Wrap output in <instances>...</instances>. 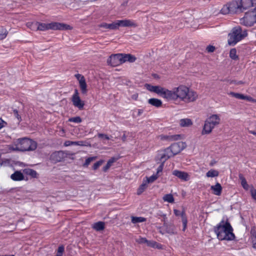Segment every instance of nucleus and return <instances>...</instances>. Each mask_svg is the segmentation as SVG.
I'll use <instances>...</instances> for the list:
<instances>
[{
	"label": "nucleus",
	"mask_w": 256,
	"mask_h": 256,
	"mask_svg": "<svg viewBox=\"0 0 256 256\" xmlns=\"http://www.w3.org/2000/svg\"><path fill=\"white\" fill-rule=\"evenodd\" d=\"M211 190L214 191V194L216 196H220L221 194L222 188L219 183H216L214 186H212Z\"/></svg>",
	"instance_id": "b1692460"
},
{
	"label": "nucleus",
	"mask_w": 256,
	"mask_h": 256,
	"mask_svg": "<svg viewBox=\"0 0 256 256\" xmlns=\"http://www.w3.org/2000/svg\"><path fill=\"white\" fill-rule=\"evenodd\" d=\"M38 30L45 31L48 30H64L70 29V26L62 23L53 22L49 24L38 22Z\"/></svg>",
	"instance_id": "423d86ee"
},
{
	"label": "nucleus",
	"mask_w": 256,
	"mask_h": 256,
	"mask_svg": "<svg viewBox=\"0 0 256 256\" xmlns=\"http://www.w3.org/2000/svg\"><path fill=\"white\" fill-rule=\"evenodd\" d=\"M75 77L76 78V79L78 80L79 82V85L80 88L82 90V92L83 94H86L88 90H87V85L86 82V80L84 77L79 74H76L75 75Z\"/></svg>",
	"instance_id": "f8f14e48"
},
{
	"label": "nucleus",
	"mask_w": 256,
	"mask_h": 256,
	"mask_svg": "<svg viewBox=\"0 0 256 256\" xmlns=\"http://www.w3.org/2000/svg\"><path fill=\"white\" fill-rule=\"evenodd\" d=\"M206 50L209 52H214L215 50V47L212 46H208L206 48Z\"/></svg>",
	"instance_id": "6e6d98bb"
},
{
	"label": "nucleus",
	"mask_w": 256,
	"mask_h": 256,
	"mask_svg": "<svg viewBox=\"0 0 256 256\" xmlns=\"http://www.w3.org/2000/svg\"><path fill=\"white\" fill-rule=\"evenodd\" d=\"M234 84H243V82L242 81H238V82H234Z\"/></svg>",
	"instance_id": "774afa93"
},
{
	"label": "nucleus",
	"mask_w": 256,
	"mask_h": 256,
	"mask_svg": "<svg viewBox=\"0 0 256 256\" xmlns=\"http://www.w3.org/2000/svg\"><path fill=\"white\" fill-rule=\"evenodd\" d=\"M180 136L179 135L162 136L161 138L168 140H178Z\"/></svg>",
	"instance_id": "c756f323"
},
{
	"label": "nucleus",
	"mask_w": 256,
	"mask_h": 256,
	"mask_svg": "<svg viewBox=\"0 0 256 256\" xmlns=\"http://www.w3.org/2000/svg\"><path fill=\"white\" fill-rule=\"evenodd\" d=\"M144 112V110H142L139 109L138 110V116H140Z\"/></svg>",
	"instance_id": "e2e57ef3"
},
{
	"label": "nucleus",
	"mask_w": 256,
	"mask_h": 256,
	"mask_svg": "<svg viewBox=\"0 0 256 256\" xmlns=\"http://www.w3.org/2000/svg\"><path fill=\"white\" fill-rule=\"evenodd\" d=\"M186 146V144L184 142H179L172 144L170 146L168 147V148L169 149V151H170L172 156H174L180 153Z\"/></svg>",
	"instance_id": "6e6552de"
},
{
	"label": "nucleus",
	"mask_w": 256,
	"mask_h": 256,
	"mask_svg": "<svg viewBox=\"0 0 256 256\" xmlns=\"http://www.w3.org/2000/svg\"><path fill=\"white\" fill-rule=\"evenodd\" d=\"M72 101L73 105L75 107L78 108L80 110L84 108V102L80 98V97L78 96V90L76 89L74 90V92L72 98Z\"/></svg>",
	"instance_id": "9d476101"
},
{
	"label": "nucleus",
	"mask_w": 256,
	"mask_h": 256,
	"mask_svg": "<svg viewBox=\"0 0 256 256\" xmlns=\"http://www.w3.org/2000/svg\"><path fill=\"white\" fill-rule=\"evenodd\" d=\"M219 174V172L218 170L211 169L206 173V176L208 178H214L218 176Z\"/></svg>",
	"instance_id": "cd10ccee"
},
{
	"label": "nucleus",
	"mask_w": 256,
	"mask_h": 256,
	"mask_svg": "<svg viewBox=\"0 0 256 256\" xmlns=\"http://www.w3.org/2000/svg\"><path fill=\"white\" fill-rule=\"evenodd\" d=\"M115 161L114 158H112L108 160L106 164L103 168V170L106 172L112 166V164Z\"/></svg>",
	"instance_id": "58836bf2"
},
{
	"label": "nucleus",
	"mask_w": 256,
	"mask_h": 256,
	"mask_svg": "<svg viewBox=\"0 0 256 256\" xmlns=\"http://www.w3.org/2000/svg\"><path fill=\"white\" fill-rule=\"evenodd\" d=\"M8 34V32L6 28L2 27L0 28V40L4 39L6 37Z\"/></svg>",
	"instance_id": "473e14b6"
},
{
	"label": "nucleus",
	"mask_w": 256,
	"mask_h": 256,
	"mask_svg": "<svg viewBox=\"0 0 256 256\" xmlns=\"http://www.w3.org/2000/svg\"><path fill=\"white\" fill-rule=\"evenodd\" d=\"M122 140L123 142H125L126 140V136L125 132L124 133L122 137Z\"/></svg>",
	"instance_id": "0e129e2a"
},
{
	"label": "nucleus",
	"mask_w": 256,
	"mask_h": 256,
	"mask_svg": "<svg viewBox=\"0 0 256 256\" xmlns=\"http://www.w3.org/2000/svg\"><path fill=\"white\" fill-rule=\"evenodd\" d=\"M160 244L156 242L153 240H148L147 245L148 246H150L152 248H160V247L159 246Z\"/></svg>",
	"instance_id": "a19ab883"
},
{
	"label": "nucleus",
	"mask_w": 256,
	"mask_h": 256,
	"mask_svg": "<svg viewBox=\"0 0 256 256\" xmlns=\"http://www.w3.org/2000/svg\"><path fill=\"white\" fill-rule=\"evenodd\" d=\"M78 146H84V145L83 144L84 142L82 141H78Z\"/></svg>",
	"instance_id": "338daca9"
},
{
	"label": "nucleus",
	"mask_w": 256,
	"mask_h": 256,
	"mask_svg": "<svg viewBox=\"0 0 256 256\" xmlns=\"http://www.w3.org/2000/svg\"><path fill=\"white\" fill-rule=\"evenodd\" d=\"M118 29L120 26L123 27H136L137 24L133 21L130 20H116Z\"/></svg>",
	"instance_id": "4468645a"
},
{
	"label": "nucleus",
	"mask_w": 256,
	"mask_h": 256,
	"mask_svg": "<svg viewBox=\"0 0 256 256\" xmlns=\"http://www.w3.org/2000/svg\"><path fill=\"white\" fill-rule=\"evenodd\" d=\"M148 187V183L146 182H144L138 188L137 190V194L138 195H140L142 194L143 192L144 191V190L146 188Z\"/></svg>",
	"instance_id": "2f4dec72"
},
{
	"label": "nucleus",
	"mask_w": 256,
	"mask_h": 256,
	"mask_svg": "<svg viewBox=\"0 0 256 256\" xmlns=\"http://www.w3.org/2000/svg\"><path fill=\"white\" fill-rule=\"evenodd\" d=\"M252 244L253 248H256V234H252Z\"/></svg>",
	"instance_id": "8fccbe9b"
},
{
	"label": "nucleus",
	"mask_w": 256,
	"mask_h": 256,
	"mask_svg": "<svg viewBox=\"0 0 256 256\" xmlns=\"http://www.w3.org/2000/svg\"><path fill=\"white\" fill-rule=\"evenodd\" d=\"M164 88H162L160 86H154V92L160 96L162 95V92L164 91Z\"/></svg>",
	"instance_id": "ea45409f"
},
{
	"label": "nucleus",
	"mask_w": 256,
	"mask_h": 256,
	"mask_svg": "<svg viewBox=\"0 0 256 256\" xmlns=\"http://www.w3.org/2000/svg\"><path fill=\"white\" fill-rule=\"evenodd\" d=\"M242 12L246 10L253 6L252 0H238Z\"/></svg>",
	"instance_id": "6ab92c4d"
},
{
	"label": "nucleus",
	"mask_w": 256,
	"mask_h": 256,
	"mask_svg": "<svg viewBox=\"0 0 256 256\" xmlns=\"http://www.w3.org/2000/svg\"><path fill=\"white\" fill-rule=\"evenodd\" d=\"M247 34L246 31H242L240 26L234 28L232 32L228 34V44L230 46H234L246 36Z\"/></svg>",
	"instance_id": "39448f33"
},
{
	"label": "nucleus",
	"mask_w": 256,
	"mask_h": 256,
	"mask_svg": "<svg viewBox=\"0 0 256 256\" xmlns=\"http://www.w3.org/2000/svg\"><path fill=\"white\" fill-rule=\"evenodd\" d=\"M164 227L166 232L169 234H173L176 232L174 226L171 224H164Z\"/></svg>",
	"instance_id": "5701e85b"
},
{
	"label": "nucleus",
	"mask_w": 256,
	"mask_h": 256,
	"mask_svg": "<svg viewBox=\"0 0 256 256\" xmlns=\"http://www.w3.org/2000/svg\"><path fill=\"white\" fill-rule=\"evenodd\" d=\"M100 28H103L110 30H117V23L116 20L112 24L102 23L100 25Z\"/></svg>",
	"instance_id": "4be33fe9"
},
{
	"label": "nucleus",
	"mask_w": 256,
	"mask_h": 256,
	"mask_svg": "<svg viewBox=\"0 0 256 256\" xmlns=\"http://www.w3.org/2000/svg\"><path fill=\"white\" fill-rule=\"evenodd\" d=\"M96 157L92 156L89 157L86 160L85 162L83 164L84 167H87L91 162L94 160L96 159Z\"/></svg>",
	"instance_id": "79ce46f5"
},
{
	"label": "nucleus",
	"mask_w": 256,
	"mask_h": 256,
	"mask_svg": "<svg viewBox=\"0 0 256 256\" xmlns=\"http://www.w3.org/2000/svg\"><path fill=\"white\" fill-rule=\"evenodd\" d=\"M172 174L183 180L187 181L189 180V176L187 172L178 170H174L173 171Z\"/></svg>",
	"instance_id": "a211bd4d"
},
{
	"label": "nucleus",
	"mask_w": 256,
	"mask_h": 256,
	"mask_svg": "<svg viewBox=\"0 0 256 256\" xmlns=\"http://www.w3.org/2000/svg\"><path fill=\"white\" fill-rule=\"evenodd\" d=\"M228 6H230V14L242 12L240 2L238 0L232 1L228 4Z\"/></svg>",
	"instance_id": "2eb2a0df"
},
{
	"label": "nucleus",
	"mask_w": 256,
	"mask_h": 256,
	"mask_svg": "<svg viewBox=\"0 0 256 256\" xmlns=\"http://www.w3.org/2000/svg\"><path fill=\"white\" fill-rule=\"evenodd\" d=\"M164 164L162 162H160V165L158 166V167L157 168V172H156V174L158 176V174L160 172H161L163 170V168L164 166Z\"/></svg>",
	"instance_id": "603ef678"
},
{
	"label": "nucleus",
	"mask_w": 256,
	"mask_h": 256,
	"mask_svg": "<svg viewBox=\"0 0 256 256\" xmlns=\"http://www.w3.org/2000/svg\"><path fill=\"white\" fill-rule=\"evenodd\" d=\"M28 26L29 27L31 30H38V22H32L31 24L28 23Z\"/></svg>",
	"instance_id": "c9c22d12"
},
{
	"label": "nucleus",
	"mask_w": 256,
	"mask_h": 256,
	"mask_svg": "<svg viewBox=\"0 0 256 256\" xmlns=\"http://www.w3.org/2000/svg\"><path fill=\"white\" fill-rule=\"evenodd\" d=\"M174 90L176 100L180 98L184 102H194L198 98V95L196 92L184 86H180Z\"/></svg>",
	"instance_id": "f03ea898"
},
{
	"label": "nucleus",
	"mask_w": 256,
	"mask_h": 256,
	"mask_svg": "<svg viewBox=\"0 0 256 256\" xmlns=\"http://www.w3.org/2000/svg\"><path fill=\"white\" fill-rule=\"evenodd\" d=\"M238 177L241 181V184L243 188L245 190H248V184L246 180L243 175L241 174H240Z\"/></svg>",
	"instance_id": "bb28decb"
},
{
	"label": "nucleus",
	"mask_w": 256,
	"mask_h": 256,
	"mask_svg": "<svg viewBox=\"0 0 256 256\" xmlns=\"http://www.w3.org/2000/svg\"><path fill=\"white\" fill-rule=\"evenodd\" d=\"M93 228L97 231L103 230L104 228V222H98L94 224Z\"/></svg>",
	"instance_id": "a878e982"
},
{
	"label": "nucleus",
	"mask_w": 256,
	"mask_h": 256,
	"mask_svg": "<svg viewBox=\"0 0 256 256\" xmlns=\"http://www.w3.org/2000/svg\"><path fill=\"white\" fill-rule=\"evenodd\" d=\"M64 250V246H60L58 247V253L62 254Z\"/></svg>",
	"instance_id": "13d9d810"
},
{
	"label": "nucleus",
	"mask_w": 256,
	"mask_h": 256,
	"mask_svg": "<svg viewBox=\"0 0 256 256\" xmlns=\"http://www.w3.org/2000/svg\"><path fill=\"white\" fill-rule=\"evenodd\" d=\"M214 230L218 238L220 240H232L235 238L234 234L232 232L233 228L228 220H222L214 228Z\"/></svg>",
	"instance_id": "f257e3e1"
},
{
	"label": "nucleus",
	"mask_w": 256,
	"mask_h": 256,
	"mask_svg": "<svg viewBox=\"0 0 256 256\" xmlns=\"http://www.w3.org/2000/svg\"><path fill=\"white\" fill-rule=\"evenodd\" d=\"M172 156L169 149L167 148L158 152L156 156V160H158L160 162L164 163L167 160Z\"/></svg>",
	"instance_id": "9b49d317"
},
{
	"label": "nucleus",
	"mask_w": 256,
	"mask_h": 256,
	"mask_svg": "<svg viewBox=\"0 0 256 256\" xmlns=\"http://www.w3.org/2000/svg\"><path fill=\"white\" fill-rule=\"evenodd\" d=\"M174 214H175L176 216H181L182 220V216H186V214H185V212L184 210H182L181 212L178 210H174Z\"/></svg>",
	"instance_id": "c03bdc74"
},
{
	"label": "nucleus",
	"mask_w": 256,
	"mask_h": 256,
	"mask_svg": "<svg viewBox=\"0 0 256 256\" xmlns=\"http://www.w3.org/2000/svg\"><path fill=\"white\" fill-rule=\"evenodd\" d=\"M75 77L76 78V79L78 80L79 82V85L80 88L82 90V92L83 94H86L88 90H87V85L86 82V80L84 77L79 74H76L75 75Z\"/></svg>",
	"instance_id": "ddd939ff"
},
{
	"label": "nucleus",
	"mask_w": 256,
	"mask_h": 256,
	"mask_svg": "<svg viewBox=\"0 0 256 256\" xmlns=\"http://www.w3.org/2000/svg\"><path fill=\"white\" fill-rule=\"evenodd\" d=\"M27 174L30 176H31L33 178H36L37 175V172L36 171L33 170H28Z\"/></svg>",
	"instance_id": "de8ad7c7"
},
{
	"label": "nucleus",
	"mask_w": 256,
	"mask_h": 256,
	"mask_svg": "<svg viewBox=\"0 0 256 256\" xmlns=\"http://www.w3.org/2000/svg\"><path fill=\"white\" fill-rule=\"evenodd\" d=\"M251 194H252V198L256 200V190H252L251 191Z\"/></svg>",
	"instance_id": "bf43d9fd"
},
{
	"label": "nucleus",
	"mask_w": 256,
	"mask_h": 256,
	"mask_svg": "<svg viewBox=\"0 0 256 256\" xmlns=\"http://www.w3.org/2000/svg\"><path fill=\"white\" fill-rule=\"evenodd\" d=\"M221 13L224 14H230V6H228V4L224 5L221 10Z\"/></svg>",
	"instance_id": "e433bc0d"
},
{
	"label": "nucleus",
	"mask_w": 256,
	"mask_h": 256,
	"mask_svg": "<svg viewBox=\"0 0 256 256\" xmlns=\"http://www.w3.org/2000/svg\"><path fill=\"white\" fill-rule=\"evenodd\" d=\"M64 145L65 146H72V141L66 140V141L64 142Z\"/></svg>",
	"instance_id": "052dcab7"
},
{
	"label": "nucleus",
	"mask_w": 256,
	"mask_h": 256,
	"mask_svg": "<svg viewBox=\"0 0 256 256\" xmlns=\"http://www.w3.org/2000/svg\"><path fill=\"white\" fill-rule=\"evenodd\" d=\"M154 86L150 84H147L146 85V88L150 92H154Z\"/></svg>",
	"instance_id": "4d7b16f0"
},
{
	"label": "nucleus",
	"mask_w": 256,
	"mask_h": 256,
	"mask_svg": "<svg viewBox=\"0 0 256 256\" xmlns=\"http://www.w3.org/2000/svg\"><path fill=\"white\" fill-rule=\"evenodd\" d=\"M64 152L62 151L55 152L50 156V158L55 162H61L64 158Z\"/></svg>",
	"instance_id": "f3484780"
},
{
	"label": "nucleus",
	"mask_w": 256,
	"mask_h": 256,
	"mask_svg": "<svg viewBox=\"0 0 256 256\" xmlns=\"http://www.w3.org/2000/svg\"><path fill=\"white\" fill-rule=\"evenodd\" d=\"M68 120L70 122L78 124L82 122V118L80 116H76L70 118Z\"/></svg>",
	"instance_id": "a18cd8bd"
},
{
	"label": "nucleus",
	"mask_w": 256,
	"mask_h": 256,
	"mask_svg": "<svg viewBox=\"0 0 256 256\" xmlns=\"http://www.w3.org/2000/svg\"><path fill=\"white\" fill-rule=\"evenodd\" d=\"M122 59L123 64L126 62H134L136 61V58L134 56L130 54H122Z\"/></svg>",
	"instance_id": "aec40b11"
},
{
	"label": "nucleus",
	"mask_w": 256,
	"mask_h": 256,
	"mask_svg": "<svg viewBox=\"0 0 256 256\" xmlns=\"http://www.w3.org/2000/svg\"><path fill=\"white\" fill-rule=\"evenodd\" d=\"M146 220V218L143 217H136V216H132V222L133 224H136L138 222H144Z\"/></svg>",
	"instance_id": "f704fd0d"
},
{
	"label": "nucleus",
	"mask_w": 256,
	"mask_h": 256,
	"mask_svg": "<svg viewBox=\"0 0 256 256\" xmlns=\"http://www.w3.org/2000/svg\"><path fill=\"white\" fill-rule=\"evenodd\" d=\"M240 22L246 26H251L256 23V8L246 12L245 16L240 19Z\"/></svg>",
	"instance_id": "0eeeda50"
},
{
	"label": "nucleus",
	"mask_w": 256,
	"mask_h": 256,
	"mask_svg": "<svg viewBox=\"0 0 256 256\" xmlns=\"http://www.w3.org/2000/svg\"><path fill=\"white\" fill-rule=\"evenodd\" d=\"M230 56L232 60H237L238 56L236 55V48H232L230 52Z\"/></svg>",
	"instance_id": "4c0bfd02"
},
{
	"label": "nucleus",
	"mask_w": 256,
	"mask_h": 256,
	"mask_svg": "<svg viewBox=\"0 0 256 256\" xmlns=\"http://www.w3.org/2000/svg\"><path fill=\"white\" fill-rule=\"evenodd\" d=\"M158 177V176L156 174H153L150 177L147 178L146 182L147 183H152L154 182V180H156Z\"/></svg>",
	"instance_id": "37998d69"
},
{
	"label": "nucleus",
	"mask_w": 256,
	"mask_h": 256,
	"mask_svg": "<svg viewBox=\"0 0 256 256\" xmlns=\"http://www.w3.org/2000/svg\"><path fill=\"white\" fill-rule=\"evenodd\" d=\"M182 225H183L182 230L184 231L186 228V227L187 222H188L186 217L182 216Z\"/></svg>",
	"instance_id": "09e8293b"
},
{
	"label": "nucleus",
	"mask_w": 256,
	"mask_h": 256,
	"mask_svg": "<svg viewBox=\"0 0 256 256\" xmlns=\"http://www.w3.org/2000/svg\"><path fill=\"white\" fill-rule=\"evenodd\" d=\"M175 90H169L168 89L164 88L161 97L166 99L167 100H176V96Z\"/></svg>",
	"instance_id": "dca6fc26"
},
{
	"label": "nucleus",
	"mask_w": 256,
	"mask_h": 256,
	"mask_svg": "<svg viewBox=\"0 0 256 256\" xmlns=\"http://www.w3.org/2000/svg\"><path fill=\"white\" fill-rule=\"evenodd\" d=\"M5 122L2 120V119L0 118V129L2 128L4 126V124Z\"/></svg>",
	"instance_id": "680f3d73"
},
{
	"label": "nucleus",
	"mask_w": 256,
	"mask_h": 256,
	"mask_svg": "<svg viewBox=\"0 0 256 256\" xmlns=\"http://www.w3.org/2000/svg\"><path fill=\"white\" fill-rule=\"evenodd\" d=\"M102 160H100V161L96 162L93 166V169L94 170H96L100 167V166L102 165Z\"/></svg>",
	"instance_id": "3c124183"
},
{
	"label": "nucleus",
	"mask_w": 256,
	"mask_h": 256,
	"mask_svg": "<svg viewBox=\"0 0 256 256\" xmlns=\"http://www.w3.org/2000/svg\"><path fill=\"white\" fill-rule=\"evenodd\" d=\"M14 116L18 118V120L20 122L21 120V117L18 114V110L16 109L14 110H13Z\"/></svg>",
	"instance_id": "864d4df0"
},
{
	"label": "nucleus",
	"mask_w": 256,
	"mask_h": 256,
	"mask_svg": "<svg viewBox=\"0 0 256 256\" xmlns=\"http://www.w3.org/2000/svg\"><path fill=\"white\" fill-rule=\"evenodd\" d=\"M220 118L219 114H212L204 122L202 134H210L214 127L220 124Z\"/></svg>",
	"instance_id": "20e7f679"
},
{
	"label": "nucleus",
	"mask_w": 256,
	"mask_h": 256,
	"mask_svg": "<svg viewBox=\"0 0 256 256\" xmlns=\"http://www.w3.org/2000/svg\"><path fill=\"white\" fill-rule=\"evenodd\" d=\"M136 242L139 244H145L147 245L148 240H146L145 238L140 237L138 239H137Z\"/></svg>",
	"instance_id": "49530a36"
},
{
	"label": "nucleus",
	"mask_w": 256,
	"mask_h": 256,
	"mask_svg": "<svg viewBox=\"0 0 256 256\" xmlns=\"http://www.w3.org/2000/svg\"><path fill=\"white\" fill-rule=\"evenodd\" d=\"M10 178L14 181H20L24 179V176L20 172L16 171L10 176Z\"/></svg>",
	"instance_id": "412c9836"
},
{
	"label": "nucleus",
	"mask_w": 256,
	"mask_h": 256,
	"mask_svg": "<svg viewBox=\"0 0 256 256\" xmlns=\"http://www.w3.org/2000/svg\"><path fill=\"white\" fill-rule=\"evenodd\" d=\"M148 102L152 106H156V108H160L162 105V102L161 100L155 98H152L149 99Z\"/></svg>",
	"instance_id": "393cba45"
},
{
	"label": "nucleus",
	"mask_w": 256,
	"mask_h": 256,
	"mask_svg": "<svg viewBox=\"0 0 256 256\" xmlns=\"http://www.w3.org/2000/svg\"><path fill=\"white\" fill-rule=\"evenodd\" d=\"M230 95L232 96V97H234L236 98L240 99V100H246L248 98V96H245L242 94H239V93H236L234 92H230L229 94Z\"/></svg>",
	"instance_id": "7c9ffc66"
},
{
	"label": "nucleus",
	"mask_w": 256,
	"mask_h": 256,
	"mask_svg": "<svg viewBox=\"0 0 256 256\" xmlns=\"http://www.w3.org/2000/svg\"><path fill=\"white\" fill-rule=\"evenodd\" d=\"M180 124L182 126H188L192 124V122L190 119L184 118L180 120Z\"/></svg>",
	"instance_id": "c85d7f7f"
},
{
	"label": "nucleus",
	"mask_w": 256,
	"mask_h": 256,
	"mask_svg": "<svg viewBox=\"0 0 256 256\" xmlns=\"http://www.w3.org/2000/svg\"><path fill=\"white\" fill-rule=\"evenodd\" d=\"M249 132L251 134H252L254 136H256V132L253 131V130H250L249 131Z\"/></svg>",
	"instance_id": "69168bd1"
},
{
	"label": "nucleus",
	"mask_w": 256,
	"mask_h": 256,
	"mask_svg": "<svg viewBox=\"0 0 256 256\" xmlns=\"http://www.w3.org/2000/svg\"><path fill=\"white\" fill-rule=\"evenodd\" d=\"M107 62L112 66H116L122 64V54H112L108 59Z\"/></svg>",
	"instance_id": "1a4fd4ad"
},
{
	"label": "nucleus",
	"mask_w": 256,
	"mask_h": 256,
	"mask_svg": "<svg viewBox=\"0 0 256 256\" xmlns=\"http://www.w3.org/2000/svg\"><path fill=\"white\" fill-rule=\"evenodd\" d=\"M16 147L14 150L18 151H32L36 149V142L28 138H19L15 142Z\"/></svg>",
	"instance_id": "7ed1b4c3"
},
{
	"label": "nucleus",
	"mask_w": 256,
	"mask_h": 256,
	"mask_svg": "<svg viewBox=\"0 0 256 256\" xmlns=\"http://www.w3.org/2000/svg\"><path fill=\"white\" fill-rule=\"evenodd\" d=\"M163 200L164 202H167L170 203H172L174 202V198L172 194H166L163 197Z\"/></svg>",
	"instance_id": "72a5a7b5"
},
{
	"label": "nucleus",
	"mask_w": 256,
	"mask_h": 256,
	"mask_svg": "<svg viewBox=\"0 0 256 256\" xmlns=\"http://www.w3.org/2000/svg\"><path fill=\"white\" fill-rule=\"evenodd\" d=\"M98 136L99 138H104L107 140H108L110 139V138L108 135L102 134H98Z\"/></svg>",
	"instance_id": "5fc2aeb1"
}]
</instances>
